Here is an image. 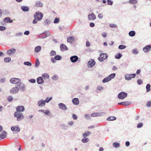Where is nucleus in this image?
Instances as JSON below:
<instances>
[{
    "label": "nucleus",
    "mask_w": 151,
    "mask_h": 151,
    "mask_svg": "<svg viewBox=\"0 0 151 151\" xmlns=\"http://www.w3.org/2000/svg\"><path fill=\"white\" fill-rule=\"evenodd\" d=\"M43 16V15L42 13L39 11L37 12L34 15L35 19L32 22L34 24L37 23L38 21H40L42 20Z\"/></svg>",
    "instance_id": "1"
},
{
    "label": "nucleus",
    "mask_w": 151,
    "mask_h": 151,
    "mask_svg": "<svg viewBox=\"0 0 151 151\" xmlns=\"http://www.w3.org/2000/svg\"><path fill=\"white\" fill-rule=\"evenodd\" d=\"M14 116L17 118V120L18 121L22 120L24 118L23 114L19 112H16L14 114Z\"/></svg>",
    "instance_id": "2"
},
{
    "label": "nucleus",
    "mask_w": 151,
    "mask_h": 151,
    "mask_svg": "<svg viewBox=\"0 0 151 151\" xmlns=\"http://www.w3.org/2000/svg\"><path fill=\"white\" fill-rule=\"evenodd\" d=\"M51 35L50 33L48 31H45L39 36L40 38H44L50 36Z\"/></svg>",
    "instance_id": "3"
},
{
    "label": "nucleus",
    "mask_w": 151,
    "mask_h": 151,
    "mask_svg": "<svg viewBox=\"0 0 151 151\" xmlns=\"http://www.w3.org/2000/svg\"><path fill=\"white\" fill-rule=\"evenodd\" d=\"M107 58V55L106 53H101L100 55V57L98 58V60L100 62L104 61Z\"/></svg>",
    "instance_id": "4"
},
{
    "label": "nucleus",
    "mask_w": 151,
    "mask_h": 151,
    "mask_svg": "<svg viewBox=\"0 0 151 151\" xmlns=\"http://www.w3.org/2000/svg\"><path fill=\"white\" fill-rule=\"evenodd\" d=\"M127 94L126 93L122 92L118 94V97L119 99H122L127 97Z\"/></svg>",
    "instance_id": "5"
},
{
    "label": "nucleus",
    "mask_w": 151,
    "mask_h": 151,
    "mask_svg": "<svg viewBox=\"0 0 151 151\" xmlns=\"http://www.w3.org/2000/svg\"><path fill=\"white\" fill-rule=\"evenodd\" d=\"M21 80L19 78H13L10 80V82L12 83L17 84L20 83Z\"/></svg>",
    "instance_id": "6"
},
{
    "label": "nucleus",
    "mask_w": 151,
    "mask_h": 151,
    "mask_svg": "<svg viewBox=\"0 0 151 151\" xmlns=\"http://www.w3.org/2000/svg\"><path fill=\"white\" fill-rule=\"evenodd\" d=\"M105 114V113L104 112L94 113L91 114V117L102 116L104 115Z\"/></svg>",
    "instance_id": "7"
},
{
    "label": "nucleus",
    "mask_w": 151,
    "mask_h": 151,
    "mask_svg": "<svg viewBox=\"0 0 151 151\" xmlns=\"http://www.w3.org/2000/svg\"><path fill=\"white\" fill-rule=\"evenodd\" d=\"M88 19L89 21H92L96 19V16L93 13L89 14L88 15Z\"/></svg>",
    "instance_id": "8"
},
{
    "label": "nucleus",
    "mask_w": 151,
    "mask_h": 151,
    "mask_svg": "<svg viewBox=\"0 0 151 151\" xmlns=\"http://www.w3.org/2000/svg\"><path fill=\"white\" fill-rule=\"evenodd\" d=\"M151 49V45H147L143 47V50L145 52H149Z\"/></svg>",
    "instance_id": "9"
},
{
    "label": "nucleus",
    "mask_w": 151,
    "mask_h": 151,
    "mask_svg": "<svg viewBox=\"0 0 151 151\" xmlns=\"http://www.w3.org/2000/svg\"><path fill=\"white\" fill-rule=\"evenodd\" d=\"M96 63L95 61L91 59L88 62V67H92Z\"/></svg>",
    "instance_id": "10"
},
{
    "label": "nucleus",
    "mask_w": 151,
    "mask_h": 151,
    "mask_svg": "<svg viewBox=\"0 0 151 151\" xmlns=\"http://www.w3.org/2000/svg\"><path fill=\"white\" fill-rule=\"evenodd\" d=\"M45 101L42 99L40 100L38 102L37 105L39 107H43L45 105Z\"/></svg>",
    "instance_id": "11"
},
{
    "label": "nucleus",
    "mask_w": 151,
    "mask_h": 151,
    "mask_svg": "<svg viewBox=\"0 0 151 151\" xmlns=\"http://www.w3.org/2000/svg\"><path fill=\"white\" fill-rule=\"evenodd\" d=\"M59 108L63 110H66L67 109L66 105L63 103H60L58 104Z\"/></svg>",
    "instance_id": "12"
},
{
    "label": "nucleus",
    "mask_w": 151,
    "mask_h": 151,
    "mask_svg": "<svg viewBox=\"0 0 151 151\" xmlns=\"http://www.w3.org/2000/svg\"><path fill=\"white\" fill-rule=\"evenodd\" d=\"M11 129L13 131H17L18 132L20 130V128L18 125H17L12 127H11Z\"/></svg>",
    "instance_id": "13"
},
{
    "label": "nucleus",
    "mask_w": 151,
    "mask_h": 151,
    "mask_svg": "<svg viewBox=\"0 0 151 151\" xmlns=\"http://www.w3.org/2000/svg\"><path fill=\"white\" fill-rule=\"evenodd\" d=\"M15 49L13 48L8 50L7 52V54L9 55H14L16 52Z\"/></svg>",
    "instance_id": "14"
},
{
    "label": "nucleus",
    "mask_w": 151,
    "mask_h": 151,
    "mask_svg": "<svg viewBox=\"0 0 151 151\" xmlns=\"http://www.w3.org/2000/svg\"><path fill=\"white\" fill-rule=\"evenodd\" d=\"M19 91V88L17 87L13 88L10 91V92L12 94L17 93Z\"/></svg>",
    "instance_id": "15"
},
{
    "label": "nucleus",
    "mask_w": 151,
    "mask_h": 151,
    "mask_svg": "<svg viewBox=\"0 0 151 151\" xmlns=\"http://www.w3.org/2000/svg\"><path fill=\"white\" fill-rule=\"evenodd\" d=\"M18 86L19 89L21 91H24L25 90V86L24 84L20 83Z\"/></svg>",
    "instance_id": "16"
},
{
    "label": "nucleus",
    "mask_w": 151,
    "mask_h": 151,
    "mask_svg": "<svg viewBox=\"0 0 151 151\" xmlns=\"http://www.w3.org/2000/svg\"><path fill=\"white\" fill-rule=\"evenodd\" d=\"M60 48L61 50L62 51L68 50V48L66 45L63 44H61L60 45Z\"/></svg>",
    "instance_id": "17"
},
{
    "label": "nucleus",
    "mask_w": 151,
    "mask_h": 151,
    "mask_svg": "<svg viewBox=\"0 0 151 151\" xmlns=\"http://www.w3.org/2000/svg\"><path fill=\"white\" fill-rule=\"evenodd\" d=\"M17 112H22L24 110V108L23 106H19L16 108Z\"/></svg>",
    "instance_id": "18"
},
{
    "label": "nucleus",
    "mask_w": 151,
    "mask_h": 151,
    "mask_svg": "<svg viewBox=\"0 0 151 151\" xmlns=\"http://www.w3.org/2000/svg\"><path fill=\"white\" fill-rule=\"evenodd\" d=\"M78 59V57L76 55H74L70 58L71 61L73 63H75L77 61Z\"/></svg>",
    "instance_id": "19"
},
{
    "label": "nucleus",
    "mask_w": 151,
    "mask_h": 151,
    "mask_svg": "<svg viewBox=\"0 0 151 151\" xmlns=\"http://www.w3.org/2000/svg\"><path fill=\"white\" fill-rule=\"evenodd\" d=\"M6 135V132L5 131L2 132L0 134V139H2L5 138Z\"/></svg>",
    "instance_id": "20"
},
{
    "label": "nucleus",
    "mask_w": 151,
    "mask_h": 151,
    "mask_svg": "<svg viewBox=\"0 0 151 151\" xmlns=\"http://www.w3.org/2000/svg\"><path fill=\"white\" fill-rule=\"evenodd\" d=\"M37 81L38 84H40L44 83V81L42 77H40L37 78Z\"/></svg>",
    "instance_id": "21"
},
{
    "label": "nucleus",
    "mask_w": 151,
    "mask_h": 151,
    "mask_svg": "<svg viewBox=\"0 0 151 151\" xmlns=\"http://www.w3.org/2000/svg\"><path fill=\"white\" fill-rule=\"evenodd\" d=\"M131 104V102L130 101H124L123 102H119L118 103L119 105H123L125 106H128Z\"/></svg>",
    "instance_id": "22"
},
{
    "label": "nucleus",
    "mask_w": 151,
    "mask_h": 151,
    "mask_svg": "<svg viewBox=\"0 0 151 151\" xmlns=\"http://www.w3.org/2000/svg\"><path fill=\"white\" fill-rule=\"evenodd\" d=\"M35 5L36 6L38 7H42L43 6V4L41 2L37 1L35 2Z\"/></svg>",
    "instance_id": "23"
},
{
    "label": "nucleus",
    "mask_w": 151,
    "mask_h": 151,
    "mask_svg": "<svg viewBox=\"0 0 151 151\" xmlns=\"http://www.w3.org/2000/svg\"><path fill=\"white\" fill-rule=\"evenodd\" d=\"M75 40V39L73 37H69L67 39V42H68L72 43L73 41Z\"/></svg>",
    "instance_id": "24"
},
{
    "label": "nucleus",
    "mask_w": 151,
    "mask_h": 151,
    "mask_svg": "<svg viewBox=\"0 0 151 151\" xmlns=\"http://www.w3.org/2000/svg\"><path fill=\"white\" fill-rule=\"evenodd\" d=\"M73 103L75 105H78L79 104V100L77 98H74L72 100Z\"/></svg>",
    "instance_id": "25"
},
{
    "label": "nucleus",
    "mask_w": 151,
    "mask_h": 151,
    "mask_svg": "<svg viewBox=\"0 0 151 151\" xmlns=\"http://www.w3.org/2000/svg\"><path fill=\"white\" fill-rule=\"evenodd\" d=\"M21 9L24 12H27L29 10V7L27 6H22Z\"/></svg>",
    "instance_id": "26"
},
{
    "label": "nucleus",
    "mask_w": 151,
    "mask_h": 151,
    "mask_svg": "<svg viewBox=\"0 0 151 151\" xmlns=\"http://www.w3.org/2000/svg\"><path fill=\"white\" fill-rule=\"evenodd\" d=\"M4 22L6 23H12L13 22L12 20H11L10 18L9 17H6L4 19Z\"/></svg>",
    "instance_id": "27"
},
{
    "label": "nucleus",
    "mask_w": 151,
    "mask_h": 151,
    "mask_svg": "<svg viewBox=\"0 0 151 151\" xmlns=\"http://www.w3.org/2000/svg\"><path fill=\"white\" fill-rule=\"evenodd\" d=\"M41 47L40 46H38L36 47L35 49V52H38L40 51L41 50Z\"/></svg>",
    "instance_id": "28"
},
{
    "label": "nucleus",
    "mask_w": 151,
    "mask_h": 151,
    "mask_svg": "<svg viewBox=\"0 0 151 151\" xmlns=\"http://www.w3.org/2000/svg\"><path fill=\"white\" fill-rule=\"evenodd\" d=\"M83 137L84 138L81 139V142H82L86 143L87 142L89 141V139L88 138L85 137Z\"/></svg>",
    "instance_id": "29"
},
{
    "label": "nucleus",
    "mask_w": 151,
    "mask_h": 151,
    "mask_svg": "<svg viewBox=\"0 0 151 151\" xmlns=\"http://www.w3.org/2000/svg\"><path fill=\"white\" fill-rule=\"evenodd\" d=\"M91 134V132L89 131H86L83 134V137H86Z\"/></svg>",
    "instance_id": "30"
},
{
    "label": "nucleus",
    "mask_w": 151,
    "mask_h": 151,
    "mask_svg": "<svg viewBox=\"0 0 151 151\" xmlns=\"http://www.w3.org/2000/svg\"><path fill=\"white\" fill-rule=\"evenodd\" d=\"M116 117L114 116H110V117H108L107 118V120L108 121H113V120H116Z\"/></svg>",
    "instance_id": "31"
},
{
    "label": "nucleus",
    "mask_w": 151,
    "mask_h": 151,
    "mask_svg": "<svg viewBox=\"0 0 151 151\" xmlns=\"http://www.w3.org/2000/svg\"><path fill=\"white\" fill-rule=\"evenodd\" d=\"M50 23V21L49 19H45L44 22V25L45 26L49 24Z\"/></svg>",
    "instance_id": "32"
},
{
    "label": "nucleus",
    "mask_w": 151,
    "mask_h": 151,
    "mask_svg": "<svg viewBox=\"0 0 151 151\" xmlns=\"http://www.w3.org/2000/svg\"><path fill=\"white\" fill-rule=\"evenodd\" d=\"M113 146L114 147L117 148L119 147L120 146V144L119 143L117 142H114L113 143Z\"/></svg>",
    "instance_id": "33"
},
{
    "label": "nucleus",
    "mask_w": 151,
    "mask_h": 151,
    "mask_svg": "<svg viewBox=\"0 0 151 151\" xmlns=\"http://www.w3.org/2000/svg\"><path fill=\"white\" fill-rule=\"evenodd\" d=\"M61 127L63 129L67 130L68 128V126L67 125L63 124L61 125Z\"/></svg>",
    "instance_id": "34"
},
{
    "label": "nucleus",
    "mask_w": 151,
    "mask_h": 151,
    "mask_svg": "<svg viewBox=\"0 0 151 151\" xmlns=\"http://www.w3.org/2000/svg\"><path fill=\"white\" fill-rule=\"evenodd\" d=\"M40 65V63L39 60L38 59H37L35 61V67L36 68H37Z\"/></svg>",
    "instance_id": "35"
},
{
    "label": "nucleus",
    "mask_w": 151,
    "mask_h": 151,
    "mask_svg": "<svg viewBox=\"0 0 151 151\" xmlns=\"http://www.w3.org/2000/svg\"><path fill=\"white\" fill-rule=\"evenodd\" d=\"M42 76L44 77V79H48L49 78V76L47 73H44L42 74Z\"/></svg>",
    "instance_id": "36"
},
{
    "label": "nucleus",
    "mask_w": 151,
    "mask_h": 151,
    "mask_svg": "<svg viewBox=\"0 0 151 151\" xmlns=\"http://www.w3.org/2000/svg\"><path fill=\"white\" fill-rule=\"evenodd\" d=\"M129 36L133 37L135 35V32L134 31H132L129 32Z\"/></svg>",
    "instance_id": "37"
},
{
    "label": "nucleus",
    "mask_w": 151,
    "mask_h": 151,
    "mask_svg": "<svg viewBox=\"0 0 151 151\" xmlns=\"http://www.w3.org/2000/svg\"><path fill=\"white\" fill-rule=\"evenodd\" d=\"M129 2L132 4H135L137 3V0H129Z\"/></svg>",
    "instance_id": "38"
},
{
    "label": "nucleus",
    "mask_w": 151,
    "mask_h": 151,
    "mask_svg": "<svg viewBox=\"0 0 151 151\" xmlns=\"http://www.w3.org/2000/svg\"><path fill=\"white\" fill-rule=\"evenodd\" d=\"M110 79L109 78V76L108 77L105 78L103 80L102 82L104 83H106L107 82L109 81H110Z\"/></svg>",
    "instance_id": "39"
},
{
    "label": "nucleus",
    "mask_w": 151,
    "mask_h": 151,
    "mask_svg": "<svg viewBox=\"0 0 151 151\" xmlns=\"http://www.w3.org/2000/svg\"><path fill=\"white\" fill-rule=\"evenodd\" d=\"M50 55L51 56H54L56 55V52L54 50H52L50 52Z\"/></svg>",
    "instance_id": "40"
},
{
    "label": "nucleus",
    "mask_w": 151,
    "mask_h": 151,
    "mask_svg": "<svg viewBox=\"0 0 151 151\" xmlns=\"http://www.w3.org/2000/svg\"><path fill=\"white\" fill-rule=\"evenodd\" d=\"M146 89L147 92H149L150 91V84H147L146 86Z\"/></svg>",
    "instance_id": "41"
},
{
    "label": "nucleus",
    "mask_w": 151,
    "mask_h": 151,
    "mask_svg": "<svg viewBox=\"0 0 151 151\" xmlns=\"http://www.w3.org/2000/svg\"><path fill=\"white\" fill-rule=\"evenodd\" d=\"M54 58L55 60H60L62 58V57L59 55H57L55 56L54 57Z\"/></svg>",
    "instance_id": "42"
},
{
    "label": "nucleus",
    "mask_w": 151,
    "mask_h": 151,
    "mask_svg": "<svg viewBox=\"0 0 151 151\" xmlns=\"http://www.w3.org/2000/svg\"><path fill=\"white\" fill-rule=\"evenodd\" d=\"M131 76V75L129 74H127L125 76V79L126 80L128 81H129L131 80V77L130 76Z\"/></svg>",
    "instance_id": "43"
},
{
    "label": "nucleus",
    "mask_w": 151,
    "mask_h": 151,
    "mask_svg": "<svg viewBox=\"0 0 151 151\" xmlns=\"http://www.w3.org/2000/svg\"><path fill=\"white\" fill-rule=\"evenodd\" d=\"M122 55L120 53L117 54L115 56V58L117 59H120L122 56Z\"/></svg>",
    "instance_id": "44"
},
{
    "label": "nucleus",
    "mask_w": 151,
    "mask_h": 151,
    "mask_svg": "<svg viewBox=\"0 0 151 151\" xmlns=\"http://www.w3.org/2000/svg\"><path fill=\"white\" fill-rule=\"evenodd\" d=\"M11 60V59L10 58L7 57L4 58V61L6 63H8Z\"/></svg>",
    "instance_id": "45"
},
{
    "label": "nucleus",
    "mask_w": 151,
    "mask_h": 151,
    "mask_svg": "<svg viewBox=\"0 0 151 151\" xmlns=\"http://www.w3.org/2000/svg\"><path fill=\"white\" fill-rule=\"evenodd\" d=\"M115 75H116L115 73H112V74H110L108 76L109 77L110 80H111L112 79L114 78V77L115 76Z\"/></svg>",
    "instance_id": "46"
},
{
    "label": "nucleus",
    "mask_w": 151,
    "mask_h": 151,
    "mask_svg": "<svg viewBox=\"0 0 151 151\" xmlns=\"http://www.w3.org/2000/svg\"><path fill=\"white\" fill-rule=\"evenodd\" d=\"M13 98L11 96H8L7 98V100L9 102H11L13 100Z\"/></svg>",
    "instance_id": "47"
},
{
    "label": "nucleus",
    "mask_w": 151,
    "mask_h": 151,
    "mask_svg": "<svg viewBox=\"0 0 151 151\" xmlns=\"http://www.w3.org/2000/svg\"><path fill=\"white\" fill-rule=\"evenodd\" d=\"M126 47L125 45H119L118 47V48L119 49H121V50L124 49L126 48Z\"/></svg>",
    "instance_id": "48"
},
{
    "label": "nucleus",
    "mask_w": 151,
    "mask_h": 151,
    "mask_svg": "<svg viewBox=\"0 0 151 151\" xmlns=\"http://www.w3.org/2000/svg\"><path fill=\"white\" fill-rule=\"evenodd\" d=\"M132 53L134 54H137L138 53V51L137 49H133L132 50Z\"/></svg>",
    "instance_id": "49"
},
{
    "label": "nucleus",
    "mask_w": 151,
    "mask_h": 151,
    "mask_svg": "<svg viewBox=\"0 0 151 151\" xmlns=\"http://www.w3.org/2000/svg\"><path fill=\"white\" fill-rule=\"evenodd\" d=\"M24 65L30 66L32 65V64L28 61L25 62L24 63Z\"/></svg>",
    "instance_id": "50"
},
{
    "label": "nucleus",
    "mask_w": 151,
    "mask_h": 151,
    "mask_svg": "<svg viewBox=\"0 0 151 151\" xmlns=\"http://www.w3.org/2000/svg\"><path fill=\"white\" fill-rule=\"evenodd\" d=\"M52 99V97H50L49 98H48V97H47L45 101V103H48Z\"/></svg>",
    "instance_id": "51"
},
{
    "label": "nucleus",
    "mask_w": 151,
    "mask_h": 151,
    "mask_svg": "<svg viewBox=\"0 0 151 151\" xmlns=\"http://www.w3.org/2000/svg\"><path fill=\"white\" fill-rule=\"evenodd\" d=\"M59 19L57 18H55V20L54 21V23H58L59 22Z\"/></svg>",
    "instance_id": "52"
},
{
    "label": "nucleus",
    "mask_w": 151,
    "mask_h": 151,
    "mask_svg": "<svg viewBox=\"0 0 151 151\" xmlns=\"http://www.w3.org/2000/svg\"><path fill=\"white\" fill-rule=\"evenodd\" d=\"M143 124L142 123H140L137 125V128H140L142 127L143 126Z\"/></svg>",
    "instance_id": "53"
},
{
    "label": "nucleus",
    "mask_w": 151,
    "mask_h": 151,
    "mask_svg": "<svg viewBox=\"0 0 151 151\" xmlns=\"http://www.w3.org/2000/svg\"><path fill=\"white\" fill-rule=\"evenodd\" d=\"M107 4L109 5H112L113 4V2L110 0H107Z\"/></svg>",
    "instance_id": "54"
},
{
    "label": "nucleus",
    "mask_w": 151,
    "mask_h": 151,
    "mask_svg": "<svg viewBox=\"0 0 151 151\" xmlns=\"http://www.w3.org/2000/svg\"><path fill=\"white\" fill-rule=\"evenodd\" d=\"M52 78L55 81L56 80L58 79V76L56 75H54L52 77Z\"/></svg>",
    "instance_id": "55"
},
{
    "label": "nucleus",
    "mask_w": 151,
    "mask_h": 151,
    "mask_svg": "<svg viewBox=\"0 0 151 151\" xmlns=\"http://www.w3.org/2000/svg\"><path fill=\"white\" fill-rule=\"evenodd\" d=\"M23 35V33L22 32H19L17 33L15 35L16 36H21Z\"/></svg>",
    "instance_id": "56"
},
{
    "label": "nucleus",
    "mask_w": 151,
    "mask_h": 151,
    "mask_svg": "<svg viewBox=\"0 0 151 151\" xmlns=\"http://www.w3.org/2000/svg\"><path fill=\"white\" fill-rule=\"evenodd\" d=\"M109 26L111 27L116 28L117 27L116 25L113 24H110Z\"/></svg>",
    "instance_id": "57"
},
{
    "label": "nucleus",
    "mask_w": 151,
    "mask_h": 151,
    "mask_svg": "<svg viewBox=\"0 0 151 151\" xmlns=\"http://www.w3.org/2000/svg\"><path fill=\"white\" fill-rule=\"evenodd\" d=\"M84 116L85 118L88 119H91L90 116L88 114H85L84 115Z\"/></svg>",
    "instance_id": "58"
},
{
    "label": "nucleus",
    "mask_w": 151,
    "mask_h": 151,
    "mask_svg": "<svg viewBox=\"0 0 151 151\" xmlns=\"http://www.w3.org/2000/svg\"><path fill=\"white\" fill-rule=\"evenodd\" d=\"M6 80V78H1L0 79V82L2 83H4Z\"/></svg>",
    "instance_id": "59"
},
{
    "label": "nucleus",
    "mask_w": 151,
    "mask_h": 151,
    "mask_svg": "<svg viewBox=\"0 0 151 151\" xmlns=\"http://www.w3.org/2000/svg\"><path fill=\"white\" fill-rule=\"evenodd\" d=\"M137 83L139 85H140L142 83V81L141 79H138L137 81Z\"/></svg>",
    "instance_id": "60"
},
{
    "label": "nucleus",
    "mask_w": 151,
    "mask_h": 151,
    "mask_svg": "<svg viewBox=\"0 0 151 151\" xmlns=\"http://www.w3.org/2000/svg\"><path fill=\"white\" fill-rule=\"evenodd\" d=\"M29 81L32 83H35L36 82V80L34 79H31L29 80Z\"/></svg>",
    "instance_id": "61"
},
{
    "label": "nucleus",
    "mask_w": 151,
    "mask_h": 151,
    "mask_svg": "<svg viewBox=\"0 0 151 151\" xmlns=\"http://www.w3.org/2000/svg\"><path fill=\"white\" fill-rule=\"evenodd\" d=\"M146 105L148 107H151V101H148L146 103Z\"/></svg>",
    "instance_id": "62"
},
{
    "label": "nucleus",
    "mask_w": 151,
    "mask_h": 151,
    "mask_svg": "<svg viewBox=\"0 0 151 151\" xmlns=\"http://www.w3.org/2000/svg\"><path fill=\"white\" fill-rule=\"evenodd\" d=\"M103 15L102 13H100L99 14L98 17L99 19H102L103 17Z\"/></svg>",
    "instance_id": "63"
},
{
    "label": "nucleus",
    "mask_w": 151,
    "mask_h": 151,
    "mask_svg": "<svg viewBox=\"0 0 151 151\" xmlns=\"http://www.w3.org/2000/svg\"><path fill=\"white\" fill-rule=\"evenodd\" d=\"M6 29V27L4 26H0V30L3 31Z\"/></svg>",
    "instance_id": "64"
}]
</instances>
